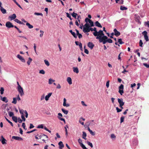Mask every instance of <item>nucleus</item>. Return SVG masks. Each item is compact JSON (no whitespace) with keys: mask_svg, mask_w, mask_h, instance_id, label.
Returning a JSON list of instances; mask_svg holds the SVG:
<instances>
[{"mask_svg":"<svg viewBox=\"0 0 149 149\" xmlns=\"http://www.w3.org/2000/svg\"><path fill=\"white\" fill-rule=\"evenodd\" d=\"M81 146L83 149H88L84 144H82Z\"/></svg>","mask_w":149,"mask_h":149,"instance_id":"obj_61","label":"nucleus"},{"mask_svg":"<svg viewBox=\"0 0 149 149\" xmlns=\"http://www.w3.org/2000/svg\"><path fill=\"white\" fill-rule=\"evenodd\" d=\"M32 59L30 57H29L28 58V60L27 62V63L28 65H29L31 63L32 61Z\"/></svg>","mask_w":149,"mask_h":149,"instance_id":"obj_34","label":"nucleus"},{"mask_svg":"<svg viewBox=\"0 0 149 149\" xmlns=\"http://www.w3.org/2000/svg\"><path fill=\"white\" fill-rule=\"evenodd\" d=\"M58 118L61 121H64V122L65 121L64 119L60 117H62V115L61 113H58Z\"/></svg>","mask_w":149,"mask_h":149,"instance_id":"obj_24","label":"nucleus"},{"mask_svg":"<svg viewBox=\"0 0 149 149\" xmlns=\"http://www.w3.org/2000/svg\"><path fill=\"white\" fill-rule=\"evenodd\" d=\"M0 97H1V100H2V101L5 102L6 103H7L8 102V100L7 99V98L6 97H3V98L2 97L0 96Z\"/></svg>","mask_w":149,"mask_h":149,"instance_id":"obj_22","label":"nucleus"},{"mask_svg":"<svg viewBox=\"0 0 149 149\" xmlns=\"http://www.w3.org/2000/svg\"><path fill=\"white\" fill-rule=\"evenodd\" d=\"M120 9L122 10H127V8L123 6H121L120 7Z\"/></svg>","mask_w":149,"mask_h":149,"instance_id":"obj_30","label":"nucleus"},{"mask_svg":"<svg viewBox=\"0 0 149 149\" xmlns=\"http://www.w3.org/2000/svg\"><path fill=\"white\" fill-rule=\"evenodd\" d=\"M89 132H90L91 134L92 135H95V133L94 132H93L92 130L90 131Z\"/></svg>","mask_w":149,"mask_h":149,"instance_id":"obj_63","label":"nucleus"},{"mask_svg":"<svg viewBox=\"0 0 149 149\" xmlns=\"http://www.w3.org/2000/svg\"><path fill=\"white\" fill-rule=\"evenodd\" d=\"M38 128H43V124L39 125L37 127Z\"/></svg>","mask_w":149,"mask_h":149,"instance_id":"obj_50","label":"nucleus"},{"mask_svg":"<svg viewBox=\"0 0 149 149\" xmlns=\"http://www.w3.org/2000/svg\"><path fill=\"white\" fill-rule=\"evenodd\" d=\"M118 102L119 104L120 107L122 109V106H123L124 104V102H123V99L118 98Z\"/></svg>","mask_w":149,"mask_h":149,"instance_id":"obj_9","label":"nucleus"},{"mask_svg":"<svg viewBox=\"0 0 149 149\" xmlns=\"http://www.w3.org/2000/svg\"><path fill=\"white\" fill-rule=\"evenodd\" d=\"M61 88V86L59 84H58L57 85L56 88L57 89H60Z\"/></svg>","mask_w":149,"mask_h":149,"instance_id":"obj_64","label":"nucleus"},{"mask_svg":"<svg viewBox=\"0 0 149 149\" xmlns=\"http://www.w3.org/2000/svg\"><path fill=\"white\" fill-rule=\"evenodd\" d=\"M109 81H107L106 83V86H107V87L108 88L109 86Z\"/></svg>","mask_w":149,"mask_h":149,"instance_id":"obj_55","label":"nucleus"},{"mask_svg":"<svg viewBox=\"0 0 149 149\" xmlns=\"http://www.w3.org/2000/svg\"><path fill=\"white\" fill-rule=\"evenodd\" d=\"M0 92L1 94H3V92L4 91V88L3 87H1L0 88Z\"/></svg>","mask_w":149,"mask_h":149,"instance_id":"obj_42","label":"nucleus"},{"mask_svg":"<svg viewBox=\"0 0 149 149\" xmlns=\"http://www.w3.org/2000/svg\"><path fill=\"white\" fill-rule=\"evenodd\" d=\"M17 102V99L16 97H14L13 98V101L12 102V103L15 104Z\"/></svg>","mask_w":149,"mask_h":149,"instance_id":"obj_33","label":"nucleus"},{"mask_svg":"<svg viewBox=\"0 0 149 149\" xmlns=\"http://www.w3.org/2000/svg\"><path fill=\"white\" fill-rule=\"evenodd\" d=\"M116 109L117 110V112H120L122 111V109H119L118 107H116Z\"/></svg>","mask_w":149,"mask_h":149,"instance_id":"obj_60","label":"nucleus"},{"mask_svg":"<svg viewBox=\"0 0 149 149\" xmlns=\"http://www.w3.org/2000/svg\"><path fill=\"white\" fill-rule=\"evenodd\" d=\"M93 31L95 32L93 33V34L95 36H98L102 35H104V33L102 30H100L99 31L97 32L95 27L93 28Z\"/></svg>","mask_w":149,"mask_h":149,"instance_id":"obj_3","label":"nucleus"},{"mask_svg":"<svg viewBox=\"0 0 149 149\" xmlns=\"http://www.w3.org/2000/svg\"><path fill=\"white\" fill-rule=\"evenodd\" d=\"M34 14L36 15H40L42 16H43V14L42 13L36 12L34 13Z\"/></svg>","mask_w":149,"mask_h":149,"instance_id":"obj_40","label":"nucleus"},{"mask_svg":"<svg viewBox=\"0 0 149 149\" xmlns=\"http://www.w3.org/2000/svg\"><path fill=\"white\" fill-rule=\"evenodd\" d=\"M26 25L30 29H31L33 28V26L29 23L27 22L26 24Z\"/></svg>","mask_w":149,"mask_h":149,"instance_id":"obj_28","label":"nucleus"},{"mask_svg":"<svg viewBox=\"0 0 149 149\" xmlns=\"http://www.w3.org/2000/svg\"><path fill=\"white\" fill-rule=\"evenodd\" d=\"M40 32L41 33L40 35V37H42V36H43V33H44V31L42 30H40Z\"/></svg>","mask_w":149,"mask_h":149,"instance_id":"obj_47","label":"nucleus"},{"mask_svg":"<svg viewBox=\"0 0 149 149\" xmlns=\"http://www.w3.org/2000/svg\"><path fill=\"white\" fill-rule=\"evenodd\" d=\"M17 120H18V122L20 123H22V121H23V120H22L19 117L17 118Z\"/></svg>","mask_w":149,"mask_h":149,"instance_id":"obj_53","label":"nucleus"},{"mask_svg":"<svg viewBox=\"0 0 149 149\" xmlns=\"http://www.w3.org/2000/svg\"><path fill=\"white\" fill-rule=\"evenodd\" d=\"M125 117L123 116H122L120 118V123H121L124 121Z\"/></svg>","mask_w":149,"mask_h":149,"instance_id":"obj_49","label":"nucleus"},{"mask_svg":"<svg viewBox=\"0 0 149 149\" xmlns=\"http://www.w3.org/2000/svg\"><path fill=\"white\" fill-rule=\"evenodd\" d=\"M124 86L123 84H121L119 87V93L121 95H122L124 93L123 91Z\"/></svg>","mask_w":149,"mask_h":149,"instance_id":"obj_6","label":"nucleus"},{"mask_svg":"<svg viewBox=\"0 0 149 149\" xmlns=\"http://www.w3.org/2000/svg\"><path fill=\"white\" fill-rule=\"evenodd\" d=\"M17 90L21 96H22L24 95L23 89L21 86H19V87H17Z\"/></svg>","mask_w":149,"mask_h":149,"instance_id":"obj_7","label":"nucleus"},{"mask_svg":"<svg viewBox=\"0 0 149 149\" xmlns=\"http://www.w3.org/2000/svg\"><path fill=\"white\" fill-rule=\"evenodd\" d=\"M13 120L16 123L17 122V117L15 116H13L12 117Z\"/></svg>","mask_w":149,"mask_h":149,"instance_id":"obj_29","label":"nucleus"},{"mask_svg":"<svg viewBox=\"0 0 149 149\" xmlns=\"http://www.w3.org/2000/svg\"><path fill=\"white\" fill-rule=\"evenodd\" d=\"M12 138L17 141H22L23 140L22 138L17 136H13L12 137Z\"/></svg>","mask_w":149,"mask_h":149,"instance_id":"obj_12","label":"nucleus"},{"mask_svg":"<svg viewBox=\"0 0 149 149\" xmlns=\"http://www.w3.org/2000/svg\"><path fill=\"white\" fill-rule=\"evenodd\" d=\"M58 145L59 149H62L64 147V145L61 141H60L58 143Z\"/></svg>","mask_w":149,"mask_h":149,"instance_id":"obj_13","label":"nucleus"},{"mask_svg":"<svg viewBox=\"0 0 149 149\" xmlns=\"http://www.w3.org/2000/svg\"><path fill=\"white\" fill-rule=\"evenodd\" d=\"M0 141H1V143L3 144H6V140L4 139L3 136H1V139L0 140Z\"/></svg>","mask_w":149,"mask_h":149,"instance_id":"obj_18","label":"nucleus"},{"mask_svg":"<svg viewBox=\"0 0 149 149\" xmlns=\"http://www.w3.org/2000/svg\"><path fill=\"white\" fill-rule=\"evenodd\" d=\"M21 114V117L23 121H25L26 120V118L24 117V114H25V117L27 118L28 116V112H20Z\"/></svg>","mask_w":149,"mask_h":149,"instance_id":"obj_5","label":"nucleus"},{"mask_svg":"<svg viewBox=\"0 0 149 149\" xmlns=\"http://www.w3.org/2000/svg\"><path fill=\"white\" fill-rule=\"evenodd\" d=\"M139 46L141 47H142L143 43L141 40H140L139 42Z\"/></svg>","mask_w":149,"mask_h":149,"instance_id":"obj_51","label":"nucleus"},{"mask_svg":"<svg viewBox=\"0 0 149 149\" xmlns=\"http://www.w3.org/2000/svg\"><path fill=\"white\" fill-rule=\"evenodd\" d=\"M14 114L13 112H9V116L10 117L14 116Z\"/></svg>","mask_w":149,"mask_h":149,"instance_id":"obj_56","label":"nucleus"},{"mask_svg":"<svg viewBox=\"0 0 149 149\" xmlns=\"http://www.w3.org/2000/svg\"><path fill=\"white\" fill-rule=\"evenodd\" d=\"M113 31L114 33V35L116 36H118L120 35V33L119 31H117L116 29H115L113 30Z\"/></svg>","mask_w":149,"mask_h":149,"instance_id":"obj_15","label":"nucleus"},{"mask_svg":"<svg viewBox=\"0 0 149 149\" xmlns=\"http://www.w3.org/2000/svg\"><path fill=\"white\" fill-rule=\"evenodd\" d=\"M87 135L86 133L84 132H83V134H82V138L85 139H86V136Z\"/></svg>","mask_w":149,"mask_h":149,"instance_id":"obj_32","label":"nucleus"},{"mask_svg":"<svg viewBox=\"0 0 149 149\" xmlns=\"http://www.w3.org/2000/svg\"><path fill=\"white\" fill-rule=\"evenodd\" d=\"M81 146L83 149H88L84 144H82Z\"/></svg>","mask_w":149,"mask_h":149,"instance_id":"obj_62","label":"nucleus"},{"mask_svg":"<svg viewBox=\"0 0 149 149\" xmlns=\"http://www.w3.org/2000/svg\"><path fill=\"white\" fill-rule=\"evenodd\" d=\"M55 80H53L51 78L49 80V84H51L52 83V82H54Z\"/></svg>","mask_w":149,"mask_h":149,"instance_id":"obj_35","label":"nucleus"},{"mask_svg":"<svg viewBox=\"0 0 149 149\" xmlns=\"http://www.w3.org/2000/svg\"><path fill=\"white\" fill-rule=\"evenodd\" d=\"M66 100L65 98H64L63 99V105L65 107H69L70 105L68 104H66Z\"/></svg>","mask_w":149,"mask_h":149,"instance_id":"obj_20","label":"nucleus"},{"mask_svg":"<svg viewBox=\"0 0 149 149\" xmlns=\"http://www.w3.org/2000/svg\"><path fill=\"white\" fill-rule=\"evenodd\" d=\"M6 26L8 28H13L14 25L10 22H7L6 24Z\"/></svg>","mask_w":149,"mask_h":149,"instance_id":"obj_10","label":"nucleus"},{"mask_svg":"<svg viewBox=\"0 0 149 149\" xmlns=\"http://www.w3.org/2000/svg\"><path fill=\"white\" fill-rule=\"evenodd\" d=\"M35 138L37 140L41 139L44 143H46V141L48 140V136L45 134L41 133L36 135L35 136Z\"/></svg>","mask_w":149,"mask_h":149,"instance_id":"obj_1","label":"nucleus"},{"mask_svg":"<svg viewBox=\"0 0 149 149\" xmlns=\"http://www.w3.org/2000/svg\"><path fill=\"white\" fill-rule=\"evenodd\" d=\"M88 46L91 49H92L94 46V45L92 42H89L88 43Z\"/></svg>","mask_w":149,"mask_h":149,"instance_id":"obj_14","label":"nucleus"},{"mask_svg":"<svg viewBox=\"0 0 149 149\" xmlns=\"http://www.w3.org/2000/svg\"><path fill=\"white\" fill-rule=\"evenodd\" d=\"M44 61L45 62V64L47 66H49V63L48 61L47 60H45Z\"/></svg>","mask_w":149,"mask_h":149,"instance_id":"obj_37","label":"nucleus"},{"mask_svg":"<svg viewBox=\"0 0 149 149\" xmlns=\"http://www.w3.org/2000/svg\"><path fill=\"white\" fill-rule=\"evenodd\" d=\"M111 137L112 139H115L116 136L114 134H112L111 135Z\"/></svg>","mask_w":149,"mask_h":149,"instance_id":"obj_54","label":"nucleus"},{"mask_svg":"<svg viewBox=\"0 0 149 149\" xmlns=\"http://www.w3.org/2000/svg\"><path fill=\"white\" fill-rule=\"evenodd\" d=\"M107 42L109 43H112L113 42L112 40L110 38H107Z\"/></svg>","mask_w":149,"mask_h":149,"instance_id":"obj_46","label":"nucleus"},{"mask_svg":"<svg viewBox=\"0 0 149 149\" xmlns=\"http://www.w3.org/2000/svg\"><path fill=\"white\" fill-rule=\"evenodd\" d=\"M8 105L7 104H3L2 106V108L3 109H4L5 111H7Z\"/></svg>","mask_w":149,"mask_h":149,"instance_id":"obj_19","label":"nucleus"},{"mask_svg":"<svg viewBox=\"0 0 149 149\" xmlns=\"http://www.w3.org/2000/svg\"><path fill=\"white\" fill-rule=\"evenodd\" d=\"M17 57L22 62L25 63V60L24 58L19 54H17Z\"/></svg>","mask_w":149,"mask_h":149,"instance_id":"obj_11","label":"nucleus"},{"mask_svg":"<svg viewBox=\"0 0 149 149\" xmlns=\"http://www.w3.org/2000/svg\"><path fill=\"white\" fill-rule=\"evenodd\" d=\"M69 32L71 33V34L72 35L74 38H77V36L75 33L74 32H73L72 30H70L69 31Z\"/></svg>","mask_w":149,"mask_h":149,"instance_id":"obj_25","label":"nucleus"},{"mask_svg":"<svg viewBox=\"0 0 149 149\" xmlns=\"http://www.w3.org/2000/svg\"><path fill=\"white\" fill-rule=\"evenodd\" d=\"M90 20V19H89L88 18H86L85 19V21L86 22V23H88V22Z\"/></svg>","mask_w":149,"mask_h":149,"instance_id":"obj_58","label":"nucleus"},{"mask_svg":"<svg viewBox=\"0 0 149 149\" xmlns=\"http://www.w3.org/2000/svg\"><path fill=\"white\" fill-rule=\"evenodd\" d=\"M81 104H82V105L84 106H87V105L86 104H85L84 102L83 101H81Z\"/></svg>","mask_w":149,"mask_h":149,"instance_id":"obj_52","label":"nucleus"},{"mask_svg":"<svg viewBox=\"0 0 149 149\" xmlns=\"http://www.w3.org/2000/svg\"><path fill=\"white\" fill-rule=\"evenodd\" d=\"M66 80L70 85H71L72 84V80L70 77H68L67 78Z\"/></svg>","mask_w":149,"mask_h":149,"instance_id":"obj_21","label":"nucleus"},{"mask_svg":"<svg viewBox=\"0 0 149 149\" xmlns=\"http://www.w3.org/2000/svg\"><path fill=\"white\" fill-rule=\"evenodd\" d=\"M8 108H7V111L8 112H11L10 111H12L11 109V107L9 105H8Z\"/></svg>","mask_w":149,"mask_h":149,"instance_id":"obj_39","label":"nucleus"},{"mask_svg":"<svg viewBox=\"0 0 149 149\" xmlns=\"http://www.w3.org/2000/svg\"><path fill=\"white\" fill-rule=\"evenodd\" d=\"M78 142L80 144V146L82 145V144H83L82 143V141L80 139H79L78 140Z\"/></svg>","mask_w":149,"mask_h":149,"instance_id":"obj_41","label":"nucleus"},{"mask_svg":"<svg viewBox=\"0 0 149 149\" xmlns=\"http://www.w3.org/2000/svg\"><path fill=\"white\" fill-rule=\"evenodd\" d=\"M52 93H49L45 96V99L46 101H47L49 100V98L51 96Z\"/></svg>","mask_w":149,"mask_h":149,"instance_id":"obj_17","label":"nucleus"},{"mask_svg":"<svg viewBox=\"0 0 149 149\" xmlns=\"http://www.w3.org/2000/svg\"><path fill=\"white\" fill-rule=\"evenodd\" d=\"M143 35L144 36V38L146 42H147L148 41V37L147 35V32L145 31H143L142 33Z\"/></svg>","mask_w":149,"mask_h":149,"instance_id":"obj_8","label":"nucleus"},{"mask_svg":"<svg viewBox=\"0 0 149 149\" xmlns=\"http://www.w3.org/2000/svg\"><path fill=\"white\" fill-rule=\"evenodd\" d=\"M95 24L96 26L102 28V26L97 21L95 22Z\"/></svg>","mask_w":149,"mask_h":149,"instance_id":"obj_26","label":"nucleus"},{"mask_svg":"<svg viewBox=\"0 0 149 149\" xmlns=\"http://www.w3.org/2000/svg\"><path fill=\"white\" fill-rule=\"evenodd\" d=\"M45 73V71L43 70H41L39 71V73L42 74H44Z\"/></svg>","mask_w":149,"mask_h":149,"instance_id":"obj_48","label":"nucleus"},{"mask_svg":"<svg viewBox=\"0 0 149 149\" xmlns=\"http://www.w3.org/2000/svg\"><path fill=\"white\" fill-rule=\"evenodd\" d=\"M108 37L105 36H104V35H100L98 36H97L96 39H98L100 42H102L103 44H104L107 42V40Z\"/></svg>","mask_w":149,"mask_h":149,"instance_id":"obj_2","label":"nucleus"},{"mask_svg":"<svg viewBox=\"0 0 149 149\" xmlns=\"http://www.w3.org/2000/svg\"><path fill=\"white\" fill-rule=\"evenodd\" d=\"M71 15L73 17L76 19L77 16V13H74V12H73V13H72Z\"/></svg>","mask_w":149,"mask_h":149,"instance_id":"obj_36","label":"nucleus"},{"mask_svg":"<svg viewBox=\"0 0 149 149\" xmlns=\"http://www.w3.org/2000/svg\"><path fill=\"white\" fill-rule=\"evenodd\" d=\"M16 17V16L15 14H13L11 15H10L9 17V18L10 19V20L14 19Z\"/></svg>","mask_w":149,"mask_h":149,"instance_id":"obj_16","label":"nucleus"},{"mask_svg":"<svg viewBox=\"0 0 149 149\" xmlns=\"http://www.w3.org/2000/svg\"><path fill=\"white\" fill-rule=\"evenodd\" d=\"M34 50L35 51V53L36 54H37V52L36 51V44L35 43L34 44Z\"/></svg>","mask_w":149,"mask_h":149,"instance_id":"obj_45","label":"nucleus"},{"mask_svg":"<svg viewBox=\"0 0 149 149\" xmlns=\"http://www.w3.org/2000/svg\"><path fill=\"white\" fill-rule=\"evenodd\" d=\"M0 10L3 14H4L6 13V10L4 9L3 7H1Z\"/></svg>","mask_w":149,"mask_h":149,"instance_id":"obj_27","label":"nucleus"},{"mask_svg":"<svg viewBox=\"0 0 149 149\" xmlns=\"http://www.w3.org/2000/svg\"><path fill=\"white\" fill-rule=\"evenodd\" d=\"M145 25L147 26L148 27H149V21H148L147 22H145Z\"/></svg>","mask_w":149,"mask_h":149,"instance_id":"obj_59","label":"nucleus"},{"mask_svg":"<svg viewBox=\"0 0 149 149\" xmlns=\"http://www.w3.org/2000/svg\"><path fill=\"white\" fill-rule=\"evenodd\" d=\"M73 71L74 72L76 73H78L79 72V70L77 67H73Z\"/></svg>","mask_w":149,"mask_h":149,"instance_id":"obj_23","label":"nucleus"},{"mask_svg":"<svg viewBox=\"0 0 149 149\" xmlns=\"http://www.w3.org/2000/svg\"><path fill=\"white\" fill-rule=\"evenodd\" d=\"M67 17L70 18L71 20H72V18L71 17V16L69 15V14L68 13H66Z\"/></svg>","mask_w":149,"mask_h":149,"instance_id":"obj_43","label":"nucleus"},{"mask_svg":"<svg viewBox=\"0 0 149 149\" xmlns=\"http://www.w3.org/2000/svg\"><path fill=\"white\" fill-rule=\"evenodd\" d=\"M88 22L89 23V24L90 27H92V26H94L93 22L91 20H90Z\"/></svg>","mask_w":149,"mask_h":149,"instance_id":"obj_31","label":"nucleus"},{"mask_svg":"<svg viewBox=\"0 0 149 149\" xmlns=\"http://www.w3.org/2000/svg\"><path fill=\"white\" fill-rule=\"evenodd\" d=\"M89 27H90L89 24L86 23L83 26V31L85 33L89 32Z\"/></svg>","mask_w":149,"mask_h":149,"instance_id":"obj_4","label":"nucleus"},{"mask_svg":"<svg viewBox=\"0 0 149 149\" xmlns=\"http://www.w3.org/2000/svg\"><path fill=\"white\" fill-rule=\"evenodd\" d=\"M118 42L119 43V44H122L124 43V42H122V39H118Z\"/></svg>","mask_w":149,"mask_h":149,"instance_id":"obj_44","label":"nucleus"},{"mask_svg":"<svg viewBox=\"0 0 149 149\" xmlns=\"http://www.w3.org/2000/svg\"><path fill=\"white\" fill-rule=\"evenodd\" d=\"M87 143L88 145L91 148L93 147V145L92 143H91L89 141H87Z\"/></svg>","mask_w":149,"mask_h":149,"instance_id":"obj_38","label":"nucleus"},{"mask_svg":"<svg viewBox=\"0 0 149 149\" xmlns=\"http://www.w3.org/2000/svg\"><path fill=\"white\" fill-rule=\"evenodd\" d=\"M143 65L147 68H149V64H148L146 63H143Z\"/></svg>","mask_w":149,"mask_h":149,"instance_id":"obj_57","label":"nucleus"}]
</instances>
